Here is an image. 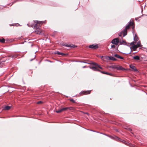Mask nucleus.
Masks as SVG:
<instances>
[{
	"label": "nucleus",
	"mask_w": 147,
	"mask_h": 147,
	"mask_svg": "<svg viewBox=\"0 0 147 147\" xmlns=\"http://www.w3.org/2000/svg\"><path fill=\"white\" fill-rule=\"evenodd\" d=\"M114 56L117 58H119V59H124L123 57L120 56L119 55H117V54H115L114 55Z\"/></svg>",
	"instance_id": "f8f14e48"
},
{
	"label": "nucleus",
	"mask_w": 147,
	"mask_h": 147,
	"mask_svg": "<svg viewBox=\"0 0 147 147\" xmlns=\"http://www.w3.org/2000/svg\"><path fill=\"white\" fill-rule=\"evenodd\" d=\"M63 46H65L67 47H74L72 46H71V45H69L68 44H64Z\"/></svg>",
	"instance_id": "2eb2a0df"
},
{
	"label": "nucleus",
	"mask_w": 147,
	"mask_h": 147,
	"mask_svg": "<svg viewBox=\"0 0 147 147\" xmlns=\"http://www.w3.org/2000/svg\"><path fill=\"white\" fill-rule=\"evenodd\" d=\"M62 111H62V109H61L59 110H58L56 111V113H60Z\"/></svg>",
	"instance_id": "412c9836"
},
{
	"label": "nucleus",
	"mask_w": 147,
	"mask_h": 147,
	"mask_svg": "<svg viewBox=\"0 0 147 147\" xmlns=\"http://www.w3.org/2000/svg\"><path fill=\"white\" fill-rule=\"evenodd\" d=\"M5 42V40L4 39H0V42H2V43H4Z\"/></svg>",
	"instance_id": "5701e85b"
},
{
	"label": "nucleus",
	"mask_w": 147,
	"mask_h": 147,
	"mask_svg": "<svg viewBox=\"0 0 147 147\" xmlns=\"http://www.w3.org/2000/svg\"><path fill=\"white\" fill-rule=\"evenodd\" d=\"M70 100L73 103H75L76 102L73 99H70Z\"/></svg>",
	"instance_id": "a878e982"
},
{
	"label": "nucleus",
	"mask_w": 147,
	"mask_h": 147,
	"mask_svg": "<svg viewBox=\"0 0 147 147\" xmlns=\"http://www.w3.org/2000/svg\"><path fill=\"white\" fill-rule=\"evenodd\" d=\"M135 43V42H133L131 43L130 45H134Z\"/></svg>",
	"instance_id": "bb28decb"
},
{
	"label": "nucleus",
	"mask_w": 147,
	"mask_h": 147,
	"mask_svg": "<svg viewBox=\"0 0 147 147\" xmlns=\"http://www.w3.org/2000/svg\"><path fill=\"white\" fill-rule=\"evenodd\" d=\"M11 108V106H6L4 108V109L5 110H9Z\"/></svg>",
	"instance_id": "ddd939ff"
},
{
	"label": "nucleus",
	"mask_w": 147,
	"mask_h": 147,
	"mask_svg": "<svg viewBox=\"0 0 147 147\" xmlns=\"http://www.w3.org/2000/svg\"><path fill=\"white\" fill-rule=\"evenodd\" d=\"M117 70H122L123 71H124L125 70V68L123 67H122V66L118 65L117 68Z\"/></svg>",
	"instance_id": "6e6552de"
},
{
	"label": "nucleus",
	"mask_w": 147,
	"mask_h": 147,
	"mask_svg": "<svg viewBox=\"0 0 147 147\" xmlns=\"http://www.w3.org/2000/svg\"><path fill=\"white\" fill-rule=\"evenodd\" d=\"M133 58L135 60L137 61L140 60V57L138 56L137 55L133 57Z\"/></svg>",
	"instance_id": "9b49d317"
},
{
	"label": "nucleus",
	"mask_w": 147,
	"mask_h": 147,
	"mask_svg": "<svg viewBox=\"0 0 147 147\" xmlns=\"http://www.w3.org/2000/svg\"><path fill=\"white\" fill-rule=\"evenodd\" d=\"M101 72H102V73L103 74H107V75H111L112 74H111L109 73H108L105 72V71H102Z\"/></svg>",
	"instance_id": "f3484780"
},
{
	"label": "nucleus",
	"mask_w": 147,
	"mask_h": 147,
	"mask_svg": "<svg viewBox=\"0 0 147 147\" xmlns=\"http://www.w3.org/2000/svg\"><path fill=\"white\" fill-rule=\"evenodd\" d=\"M136 45L138 47H140L141 46V43H140V42L139 41V42H138L137 43V44Z\"/></svg>",
	"instance_id": "6ab92c4d"
},
{
	"label": "nucleus",
	"mask_w": 147,
	"mask_h": 147,
	"mask_svg": "<svg viewBox=\"0 0 147 147\" xmlns=\"http://www.w3.org/2000/svg\"><path fill=\"white\" fill-rule=\"evenodd\" d=\"M133 24V22H130L129 23V25L130 26H132Z\"/></svg>",
	"instance_id": "393cba45"
},
{
	"label": "nucleus",
	"mask_w": 147,
	"mask_h": 147,
	"mask_svg": "<svg viewBox=\"0 0 147 147\" xmlns=\"http://www.w3.org/2000/svg\"><path fill=\"white\" fill-rule=\"evenodd\" d=\"M118 65H114L112 66L111 67L114 69H117Z\"/></svg>",
	"instance_id": "dca6fc26"
},
{
	"label": "nucleus",
	"mask_w": 147,
	"mask_h": 147,
	"mask_svg": "<svg viewBox=\"0 0 147 147\" xmlns=\"http://www.w3.org/2000/svg\"><path fill=\"white\" fill-rule=\"evenodd\" d=\"M129 66L130 68H131L133 71H136L137 70L136 67L135 66L131 65H130Z\"/></svg>",
	"instance_id": "1a4fd4ad"
},
{
	"label": "nucleus",
	"mask_w": 147,
	"mask_h": 147,
	"mask_svg": "<svg viewBox=\"0 0 147 147\" xmlns=\"http://www.w3.org/2000/svg\"><path fill=\"white\" fill-rule=\"evenodd\" d=\"M85 66H84V67H83V68H85Z\"/></svg>",
	"instance_id": "72a5a7b5"
},
{
	"label": "nucleus",
	"mask_w": 147,
	"mask_h": 147,
	"mask_svg": "<svg viewBox=\"0 0 147 147\" xmlns=\"http://www.w3.org/2000/svg\"><path fill=\"white\" fill-rule=\"evenodd\" d=\"M111 47L112 48H115V46L114 45H111Z\"/></svg>",
	"instance_id": "c85d7f7f"
},
{
	"label": "nucleus",
	"mask_w": 147,
	"mask_h": 147,
	"mask_svg": "<svg viewBox=\"0 0 147 147\" xmlns=\"http://www.w3.org/2000/svg\"><path fill=\"white\" fill-rule=\"evenodd\" d=\"M68 109H69V110H73L74 109V108L72 107H68Z\"/></svg>",
	"instance_id": "b1692460"
},
{
	"label": "nucleus",
	"mask_w": 147,
	"mask_h": 147,
	"mask_svg": "<svg viewBox=\"0 0 147 147\" xmlns=\"http://www.w3.org/2000/svg\"><path fill=\"white\" fill-rule=\"evenodd\" d=\"M130 26L129 25L126 26L124 30L119 34V36H121V35L123 34V36H124L127 34V29H129V28Z\"/></svg>",
	"instance_id": "f03ea898"
},
{
	"label": "nucleus",
	"mask_w": 147,
	"mask_h": 147,
	"mask_svg": "<svg viewBox=\"0 0 147 147\" xmlns=\"http://www.w3.org/2000/svg\"><path fill=\"white\" fill-rule=\"evenodd\" d=\"M138 47L136 45H134L131 47V49H132L134 51H136V49H137Z\"/></svg>",
	"instance_id": "9d476101"
},
{
	"label": "nucleus",
	"mask_w": 147,
	"mask_h": 147,
	"mask_svg": "<svg viewBox=\"0 0 147 147\" xmlns=\"http://www.w3.org/2000/svg\"><path fill=\"white\" fill-rule=\"evenodd\" d=\"M92 64L94 66L90 67V68L93 70L99 71L98 68L102 69V68L100 66L96 63L92 62Z\"/></svg>",
	"instance_id": "f257e3e1"
},
{
	"label": "nucleus",
	"mask_w": 147,
	"mask_h": 147,
	"mask_svg": "<svg viewBox=\"0 0 147 147\" xmlns=\"http://www.w3.org/2000/svg\"><path fill=\"white\" fill-rule=\"evenodd\" d=\"M35 33L39 34H43L44 33V31L40 28H37L35 31Z\"/></svg>",
	"instance_id": "20e7f679"
},
{
	"label": "nucleus",
	"mask_w": 147,
	"mask_h": 147,
	"mask_svg": "<svg viewBox=\"0 0 147 147\" xmlns=\"http://www.w3.org/2000/svg\"><path fill=\"white\" fill-rule=\"evenodd\" d=\"M134 40L136 41H137L138 40V38L136 35L134 37Z\"/></svg>",
	"instance_id": "4468645a"
},
{
	"label": "nucleus",
	"mask_w": 147,
	"mask_h": 147,
	"mask_svg": "<svg viewBox=\"0 0 147 147\" xmlns=\"http://www.w3.org/2000/svg\"><path fill=\"white\" fill-rule=\"evenodd\" d=\"M36 22L37 24H42L43 22L42 21H36V22Z\"/></svg>",
	"instance_id": "a211bd4d"
},
{
	"label": "nucleus",
	"mask_w": 147,
	"mask_h": 147,
	"mask_svg": "<svg viewBox=\"0 0 147 147\" xmlns=\"http://www.w3.org/2000/svg\"><path fill=\"white\" fill-rule=\"evenodd\" d=\"M86 114H87V115H89V114H88V113H86Z\"/></svg>",
	"instance_id": "7c9ffc66"
},
{
	"label": "nucleus",
	"mask_w": 147,
	"mask_h": 147,
	"mask_svg": "<svg viewBox=\"0 0 147 147\" xmlns=\"http://www.w3.org/2000/svg\"><path fill=\"white\" fill-rule=\"evenodd\" d=\"M119 42L121 44H122L121 42H119V38H116L114 39L111 41V43L112 44L116 45H118Z\"/></svg>",
	"instance_id": "7ed1b4c3"
},
{
	"label": "nucleus",
	"mask_w": 147,
	"mask_h": 147,
	"mask_svg": "<svg viewBox=\"0 0 147 147\" xmlns=\"http://www.w3.org/2000/svg\"><path fill=\"white\" fill-rule=\"evenodd\" d=\"M122 41L123 42H125V41H123V40Z\"/></svg>",
	"instance_id": "2f4dec72"
},
{
	"label": "nucleus",
	"mask_w": 147,
	"mask_h": 147,
	"mask_svg": "<svg viewBox=\"0 0 147 147\" xmlns=\"http://www.w3.org/2000/svg\"><path fill=\"white\" fill-rule=\"evenodd\" d=\"M57 54L58 55H64V54L61 53H60L59 52H57Z\"/></svg>",
	"instance_id": "aec40b11"
},
{
	"label": "nucleus",
	"mask_w": 147,
	"mask_h": 147,
	"mask_svg": "<svg viewBox=\"0 0 147 147\" xmlns=\"http://www.w3.org/2000/svg\"><path fill=\"white\" fill-rule=\"evenodd\" d=\"M42 102V101H38V102H37V103L38 104H40Z\"/></svg>",
	"instance_id": "c756f323"
},
{
	"label": "nucleus",
	"mask_w": 147,
	"mask_h": 147,
	"mask_svg": "<svg viewBox=\"0 0 147 147\" xmlns=\"http://www.w3.org/2000/svg\"><path fill=\"white\" fill-rule=\"evenodd\" d=\"M103 57V56H101V58L102 59V58Z\"/></svg>",
	"instance_id": "473e14b6"
},
{
	"label": "nucleus",
	"mask_w": 147,
	"mask_h": 147,
	"mask_svg": "<svg viewBox=\"0 0 147 147\" xmlns=\"http://www.w3.org/2000/svg\"><path fill=\"white\" fill-rule=\"evenodd\" d=\"M104 57L107 59H109L113 61H116V59L113 57L105 56Z\"/></svg>",
	"instance_id": "423d86ee"
},
{
	"label": "nucleus",
	"mask_w": 147,
	"mask_h": 147,
	"mask_svg": "<svg viewBox=\"0 0 147 147\" xmlns=\"http://www.w3.org/2000/svg\"><path fill=\"white\" fill-rule=\"evenodd\" d=\"M68 107H66V108H64L62 109V111H66L68 109Z\"/></svg>",
	"instance_id": "4be33fe9"
},
{
	"label": "nucleus",
	"mask_w": 147,
	"mask_h": 147,
	"mask_svg": "<svg viewBox=\"0 0 147 147\" xmlns=\"http://www.w3.org/2000/svg\"><path fill=\"white\" fill-rule=\"evenodd\" d=\"M90 92L91 90L84 91L81 92L80 94H90Z\"/></svg>",
	"instance_id": "0eeeda50"
},
{
	"label": "nucleus",
	"mask_w": 147,
	"mask_h": 147,
	"mask_svg": "<svg viewBox=\"0 0 147 147\" xmlns=\"http://www.w3.org/2000/svg\"><path fill=\"white\" fill-rule=\"evenodd\" d=\"M11 57L12 58H16V56H14V55H11Z\"/></svg>",
	"instance_id": "cd10ccee"
},
{
	"label": "nucleus",
	"mask_w": 147,
	"mask_h": 147,
	"mask_svg": "<svg viewBox=\"0 0 147 147\" xmlns=\"http://www.w3.org/2000/svg\"><path fill=\"white\" fill-rule=\"evenodd\" d=\"M90 48L93 49H95L98 48V46L97 44H93L91 45H90L89 46Z\"/></svg>",
	"instance_id": "39448f33"
}]
</instances>
